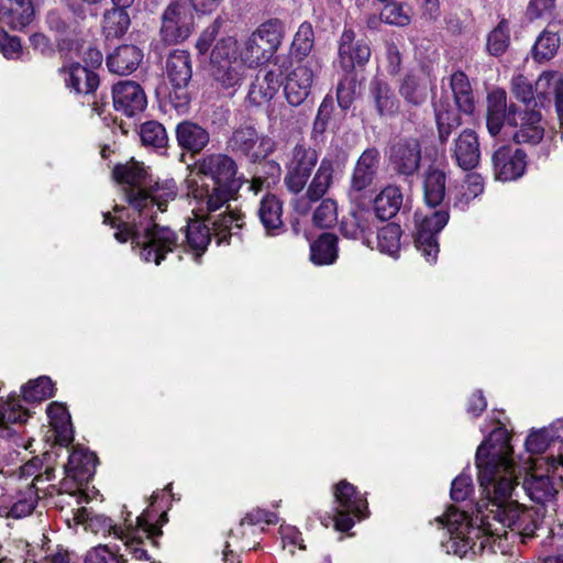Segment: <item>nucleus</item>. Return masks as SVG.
I'll return each mask as SVG.
<instances>
[{"instance_id":"49530a36","label":"nucleus","mask_w":563,"mask_h":563,"mask_svg":"<svg viewBox=\"0 0 563 563\" xmlns=\"http://www.w3.org/2000/svg\"><path fill=\"white\" fill-rule=\"evenodd\" d=\"M142 144L154 150H166L168 136L164 125L157 121L144 122L140 128Z\"/></svg>"},{"instance_id":"603ef678","label":"nucleus","mask_w":563,"mask_h":563,"mask_svg":"<svg viewBox=\"0 0 563 563\" xmlns=\"http://www.w3.org/2000/svg\"><path fill=\"white\" fill-rule=\"evenodd\" d=\"M560 45L559 36L555 32L545 30L536 41L532 56L537 62L551 59L558 52Z\"/></svg>"},{"instance_id":"6ab92c4d","label":"nucleus","mask_w":563,"mask_h":563,"mask_svg":"<svg viewBox=\"0 0 563 563\" xmlns=\"http://www.w3.org/2000/svg\"><path fill=\"white\" fill-rule=\"evenodd\" d=\"M379 165V152L368 148L363 152L356 162L351 177L350 195L360 198L371 188Z\"/></svg>"},{"instance_id":"a211bd4d","label":"nucleus","mask_w":563,"mask_h":563,"mask_svg":"<svg viewBox=\"0 0 563 563\" xmlns=\"http://www.w3.org/2000/svg\"><path fill=\"white\" fill-rule=\"evenodd\" d=\"M113 106L128 117L142 112L147 104V99L142 87L131 80L120 81L112 88Z\"/></svg>"},{"instance_id":"c9c22d12","label":"nucleus","mask_w":563,"mask_h":563,"mask_svg":"<svg viewBox=\"0 0 563 563\" xmlns=\"http://www.w3.org/2000/svg\"><path fill=\"white\" fill-rule=\"evenodd\" d=\"M258 217L268 234H278L283 228L282 201L274 195H266L261 200Z\"/></svg>"},{"instance_id":"1a4fd4ad","label":"nucleus","mask_w":563,"mask_h":563,"mask_svg":"<svg viewBox=\"0 0 563 563\" xmlns=\"http://www.w3.org/2000/svg\"><path fill=\"white\" fill-rule=\"evenodd\" d=\"M449 218V211L443 208L439 210L430 208L426 213L416 212L415 214L416 246L428 262L437 260L439 253L437 235L446 225Z\"/></svg>"},{"instance_id":"c85d7f7f","label":"nucleus","mask_w":563,"mask_h":563,"mask_svg":"<svg viewBox=\"0 0 563 563\" xmlns=\"http://www.w3.org/2000/svg\"><path fill=\"white\" fill-rule=\"evenodd\" d=\"M561 484L549 475L528 474L522 487L532 501L544 505L555 498Z\"/></svg>"},{"instance_id":"393cba45","label":"nucleus","mask_w":563,"mask_h":563,"mask_svg":"<svg viewBox=\"0 0 563 563\" xmlns=\"http://www.w3.org/2000/svg\"><path fill=\"white\" fill-rule=\"evenodd\" d=\"M67 88L76 93L89 95L99 86L98 75L79 63H70L58 69Z\"/></svg>"},{"instance_id":"a19ab883","label":"nucleus","mask_w":563,"mask_h":563,"mask_svg":"<svg viewBox=\"0 0 563 563\" xmlns=\"http://www.w3.org/2000/svg\"><path fill=\"white\" fill-rule=\"evenodd\" d=\"M334 174V165L331 159L323 158L307 188V198L310 201H318L329 190Z\"/></svg>"},{"instance_id":"7ed1b4c3","label":"nucleus","mask_w":563,"mask_h":563,"mask_svg":"<svg viewBox=\"0 0 563 563\" xmlns=\"http://www.w3.org/2000/svg\"><path fill=\"white\" fill-rule=\"evenodd\" d=\"M161 209L154 208L151 214H137L131 221L103 213V223L115 229L114 238L120 243L130 242L140 258L159 265L169 253L179 247V235L169 227L159 225L154 220Z\"/></svg>"},{"instance_id":"20e7f679","label":"nucleus","mask_w":563,"mask_h":563,"mask_svg":"<svg viewBox=\"0 0 563 563\" xmlns=\"http://www.w3.org/2000/svg\"><path fill=\"white\" fill-rule=\"evenodd\" d=\"M113 178L123 187L125 201L137 214H151L154 208L167 210L178 194L174 179L152 183L151 175L143 163L130 161L113 168Z\"/></svg>"},{"instance_id":"cd10ccee","label":"nucleus","mask_w":563,"mask_h":563,"mask_svg":"<svg viewBox=\"0 0 563 563\" xmlns=\"http://www.w3.org/2000/svg\"><path fill=\"white\" fill-rule=\"evenodd\" d=\"M509 106L504 89H495L487 96L486 125L490 135L496 136L504 124L508 125Z\"/></svg>"},{"instance_id":"0eeeda50","label":"nucleus","mask_w":563,"mask_h":563,"mask_svg":"<svg viewBox=\"0 0 563 563\" xmlns=\"http://www.w3.org/2000/svg\"><path fill=\"white\" fill-rule=\"evenodd\" d=\"M333 495L336 504L335 512L332 517L321 519L323 526L328 527L333 522L338 531L345 532L354 526V518L362 519L367 516L366 499L347 481H340L334 486Z\"/></svg>"},{"instance_id":"a878e982","label":"nucleus","mask_w":563,"mask_h":563,"mask_svg":"<svg viewBox=\"0 0 563 563\" xmlns=\"http://www.w3.org/2000/svg\"><path fill=\"white\" fill-rule=\"evenodd\" d=\"M555 73L544 71L542 73L533 88L532 82L522 74H518L512 77L510 89L512 95L527 107L534 101V93H538L539 98L544 99L548 95V88L551 86Z\"/></svg>"},{"instance_id":"4468645a","label":"nucleus","mask_w":563,"mask_h":563,"mask_svg":"<svg viewBox=\"0 0 563 563\" xmlns=\"http://www.w3.org/2000/svg\"><path fill=\"white\" fill-rule=\"evenodd\" d=\"M320 68L321 65L319 59L311 56L305 62L298 63V65L288 74L284 91L289 104L296 107L307 99L310 95L313 79Z\"/></svg>"},{"instance_id":"13d9d810","label":"nucleus","mask_w":563,"mask_h":563,"mask_svg":"<svg viewBox=\"0 0 563 563\" xmlns=\"http://www.w3.org/2000/svg\"><path fill=\"white\" fill-rule=\"evenodd\" d=\"M0 52L7 59H20L23 54L21 38L0 29Z\"/></svg>"},{"instance_id":"f257e3e1","label":"nucleus","mask_w":563,"mask_h":563,"mask_svg":"<svg viewBox=\"0 0 563 563\" xmlns=\"http://www.w3.org/2000/svg\"><path fill=\"white\" fill-rule=\"evenodd\" d=\"M478 482L486 501L478 505L475 522H468L463 512L451 510L437 520L448 529L445 547L461 558L470 551L484 550L490 537L506 536V528L531 537L537 526L530 527L531 514L512 499L521 468L512 459V448L503 430L492 432L476 452Z\"/></svg>"},{"instance_id":"ddd939ff","label":"nucleus","mask_w":563,"mask_h":563,"mask_svg":"<svg viewBox=\"0 0 563 563\" xmlns=\"http://www.w3.org/2000/svg\"><path fill=\"white\" fill-rule=\"evenodd\" d=\"M194 13L186 2H172L163 12L161 37L166 44H177L186 38L194 29Z\"/></svg>"},{"instance_id":"338daca9","label":"nucleus","mask_w":563,"mask_h":563,"mask_svg":"<svg viewBox=\"0 0 563 563\" xmlns=\"http://www.w3.org/2000/svg\"><path fill=\"white\" fill-rule=\"evenodd\" d=\"M273 518H274V514L273 512H269V511L264 510V509L256 508V509H253L250 512H247L242 518L241 525L247 523V525H251V526H255V525L261 523V522L272 523L273 522Z\"/></svg>"},{"instance_id":"0e129e2a","label":"nucleus","mask_w":563,"mask_h":563,"mask_svg":"<svg viewBox=\"0 0 563 563\" xmlns=\"http://www.w3.org/2000/svg\"><path fill=\"white\" fill-rule=\"evenodd\" d=\"M472 490V479L467 475H460L451 486V498L455 501L465 500Z\"/></svg>"},{"instance_id":"2f4dec72","label":"nucleus","mask_w":563,"mask_h":563,"mask_svg":"<svg viewBox=\"0 0 563 563\" xmlns=\"http://www.w3.org/2000/svg\"><path fill=\"white\" fill-rule=\"evenodd\" d=\"M166 74L173 87H187L192 76L189 53L181 49L170 53L166 60Z\"/></svg>"},{"instance_id":"f8f14e48","label":"nucleus","mask_w":563,"mask_h":563,"mask_svg":"<svg viewBox=\"0 0 563 563\" xmlns=\"http://www.w3.org/2000/svg\"><path fill=\"white\" fill-rule=\"evenodd\" d=\"M508 126L514 128L511 136L517 144H539L545 132L542 114L536 109L520 110L516 104L509 106Z\"/></svg>"},{"instance_id":"4be33fe9","label":"nucleus","mask_w":563,"mask_h":563,"mask_svg":"<svg viewBox=\"0 0 563 563\" xmlns=\"http://www.w3.org/2000/svg\"><path fill=\"white\" fill-rule=\"evenodd\" d=\"M375 229V214L368 209H357L351 212L341 223V232L345 238L362 240L371 247H373L372 236Z\"/></svg>"},{"instance_id":"7c9ffc66","label":"nucleus","mask_w":563,"mask_h":563,"mask_svg":"<svg viewBox=\"0 0 563 563\" xmlns=\"http://www.w3.org/2000/svg\"><path fill=\"white\" fill-rule=\"evenodd\" d=\"M438 137L441 144L448 142L449 137L461 124V118L459 112L453 108L448 97L440 98L433 104Z\"/></svg>"},{"instance_id":"680f3d73","label":"nucleus","mask_w":563,"mask_h":563,"mask_svg":"<svg viewBox=\"0 0 563 563\" xmlns=\"http://www.w3.org/2000/svg\"><path fill=\"white\" fill-rule=\"evenodd\" d=\"M380 19L385 23L405 26L410 22V16L407 11L398 3H387L380 12Z\"/></svg>"},{"instance_id":"37998d69","label":"nucleus","mask_w":563,"mask_h":563,"mask_svg":"<svg viewBox=\"0 0 563 563\" xmlns=\"http://www.w3.org/2000/svg\"><path fill=\"white\" fill-rule=\"evenodd\" d=\"M131 24L126 10L112 8L107 10L102 20V33L107 40L122 37Z\"/></svg>"},{"instance_id":"bb28decb","label":"nucleus","mask_w":563,"mask_h":563,"mask_svg":"<svg viewBox=\"0 0 563 563\" xmlns=\"http://www.w3.org/2000/svg\"><path fill=\"white\" fill-rule=\"evenodd\" d=\"M368 99L379 117H394L400 107L390 85L378 77L373 78L369 82Z\"/></svg>"},{"instance_id":"de8ad7c7","label":"nucleus","mask_w":563,"mask_h":563,"mask_svg":"<svg viewBox=\"0 0 563 563\" xmlns=\"http://www.w3.org/2000/svg\"><path fill=\"white\" fill-rule=\"evenodd\" d=\"M314 43V33L312 25L308 22H303L299 25L292 44L291 54L298 58V63L305 62L310 54Z\"/></svg>"},{"instance_id":"423d86ee","label":"nucleus","mask_w":563,"mask_h":563,"mask_svg":"<svg viewBox=\"0 0 563 563\" xmlns=\"http://www.w3.org/2000/svg\"><path fill=\"white\" fill-rule=\"evenodd\" d=\"M284 29L279 20L262 23L242 45V60L247 68H256L268 62L277 52L283 41Z\"/></svg>"},{"instance_id":"8fccbe9b","label":"nucleus","mask_w":563,"mask_h":563,"mask_svg":"<svg viewBox=\"0 0 563 563\" xmlns=\"http://www.w3.org/2000/svg\"><path fill=\"white\" fill-rule=\"evenodd\" d=\"M22 394L26 402H41L54 395V384L49 377L41 376L24 385Z\"/></svg>"},{"instance_id":"3c124183","label":"nucleus","mask_w":563,"mask_h":563,"mask_svg":"<svg viewBox=\"0 0 563 563\" xmlns=\"http://www.w3.org/2000/svg\"><path fill=\"white\" fill-rule=\"evenodd\" d=\"M29 411L22 406L21 399L10 397L3 401L0 399V427H8L10 423H23L27 420Z\"/></svg>"},{"instance_id":"e2e57ef3","label":"nucleus","mask_w":563,"mask_h":563,"mask_svg":"<svg viewBox=\"0 0 563 563\" xmlns=\"http://www.w3.org/2000/svg\"><path fill=\"white\" fill-rule=\"evenodd\" d=\"M68 9L77 16L85 18L87 13L98 15L99 9L107 0H65Z\"/></svg>"},{"instance_id":"c756f323","label":"nucleus","mask_w":563,"mask_h":563,"mask_svg":"<svg viewBox=\"0 0 563 563\" xmlns=\"http://www.w3.org/2000/svg\"><path fill=\"white\" fill-rule=\"evenodd\" d=\"M143 59L142 51L134 45L119 46L107 58L109 70L118 75H129L134 71Z\"/></svg>"},{"instance_id":"473e14b6","label":"nucleus","mask_w":563,"mask_h":563,"mask_svg":"<svg viewBox=\"0 0 563 563\" xmlns=\"http://www.w3.org/2000/svg\"><path fill=\"white\" fill-rule=\"evenodd\" d=\"M280 86V74L274 70H267L262 77L257 76L252 84L249 91V99L256 106L267 103L278 92Z\"/></svg>"},{"instance_id":"c03bdc74","label":"nucleus","mask_w":563,"mask_h":563,"mask_svg":"<svg viewBox=\"0 0 563 563\" xmlns=\"http://www.w3.org/2000/svg\"><path fill=\"white\" fill-rule=\"evenodd\" d=\"M43 475H36L31 484L26 485V490L18 496L8 511V517L21 519L32 514L37 503V489L35 482L42 481Z\"/></svg>"},{"instance_id":"9b49d317","label":"nucleus","mask_w":563,"mask_h":563,"mask_svg":"<svg viewBox=\"0 0 563 563\" xmlns=\"http://www.w3.org/2000/svg\"><path fill=\"white\" fill-rule=\"evenodd\" d=\"M318 159L317 151L303 143H297L290 150L285 164L286 175L284 178L290 192L299 194L305 189Z\"/></svg>"},{"instance_id":"6e6552de","label":"nucleus","mask_w":563,"mask_h":563,"mask_svg":"<svg viewBox=\"0 0 563 563\" xmlns=\"http://www.w3.org/2000/svg\"><path fill=\"white\" fill-rule=\"evenodd\" d=\"M228 150L236 155L257 163L268 157L276 148V142L268 135H260L253 126H240L227 142Z\"/></svg>"},{"instance_id":"f704fd0d","label":"nucleus","mask_w":563,"mask_h":563,"mask_svg":"<svg viewBox=\"0 0 563 563\" xmlns=\"http://www.w3.org/2000/svg\"><path fill=\"white\" fill-rule=\"evenodd\" d=\"M446 175L438 167L430 166L423 178V197L430 208L439 207L445 197Z\"/></svg>"},{"instance_id":"5701e85b","label":"nucleus","mask_w":563,"mask_h":563,"mask_svg":"<svg viewBox=\"0 0 563 563\" xmlns=\"http://www.w3.org/2000/svg\"><path fill=\"white\" fill-rule=\"evenodd\" d=\"M175 133L178 146L191 156L200 154L210 142L209 131L190 120L178 123Z\"/></svg>"},{"instance_id":"aec40b11","label":"nucleus","mask_w":563,"mask_h":563,"mask_svg":"<svg viewBox=\"0 0 563 563\" xmlns=\"http://www.w3.org/2000/svg\"><path fill=\"white\" fill-rule=\"evenodd\" d=\"M35 15L32 0H0V23L12 31H24Z\"/></svg>"},{"instance_id":"4c0bfd02","label":"nucleus","mask_w":563,"mask_h":563,"mask_svg":"<svg viewBox=\"0 0 563 563\" xmlns=\"http://www.w3.org/2000/svg\"><path fill=\"white\" fill-rule=\"evenodd\" d=\"M450 87L459 110L472 114L475 110L474 92L465 73L457 70L451 75Z\"/></svg>"},{"instance_id":"dca6fc26","label":"nucleus","mask_w":563,"mask_h":563,"mask_svg":"<svg viewBox=\"0 0 563 563\" xmlns=\"http://www.w3.org/2000/svg\"><path fill=\"white\" fill-rule=\"evenodd\" d=\"M492 161L496 178L503 181L520 178L527 167L526 152L507 145L499 147Z\"/></svg>"},{"instance_id":"39448f33","label":"nucleus","mask_w":563,"mask_h":563,"mask_svg":"<svg viewBox=\"0 0 563 563\" xmlns=\"http://www.w3.org/2000/svg\"><path fill=\"white\" fill-rule=\"evenodd\" d=\"M222 19L217 18L207 26L196 42L200 55L210 52V71L212 77L225 88L241 84L247 69L242 60V48L234 36L227 35L217 38L222 26Z\"/></svg>"},{"instance_id":"58836bf2","label":"nucleus","mask_w":563,"mask_h":563,"mask_svg":"<svg viewBox=\"0 0 563 563\" xmlns=\"http://www.w3.org/2000/svg\"><path fill=\"white\" fill-rule=\"evenodd\" d=\"M44 23L48 31L55 34L60 49L65 47V38L76 33V24L69 19L67 12L59 8L49 9L45 14Z\"/></svg>"},{"instance_id":"412c9836","label":"nucleus","mask_w":563,"mask_h":563,"mask_svg":"<svg viewBox=\"0 0 563 563\" xmlns=\"http://www.w3.org/2000/svg\"><path fill=\"white\" fill-rule=\"evenodd\" d=\"M451 157L463 170H472L481 161L479 141L475 131L463 130L454 140L451 148Z\"/></svg>"},{"instance_id":"6e6d98bb","label":"nucleus","mask_w":563,"mask_h":563,"mask_svg":"<svg viewBox=\"0 0 563 563\" xmlns=\"http://www.w3.org/2000/svg\"><path fill=\"white\" fill-rule=\"evenodd\" d=\"M357 78L353 73H346L338 85L336 98L339 106L346 110L353 103L356 95Z\"/></svg>"},{"instance_id":"72a5a7b5","label":"nucleus","mask_w":563,"mask_h":563,"mask_svg":"<svg viewBox=\"0 0 563 563\" xmlns=\"http://www.w3.org/2000/svg\"><path fill=\"white\" fill-rule=\"evenodd\" d=\"M404 202V195L399 186H386L375 198V217L386 221L395 217Z\"/></svg>"},{"instance_id":"052dcab7","label":"nucleus","mask_w":563,"mask_h":563,"mask_svg":"<svg viewBox=\"0 0 563 563\" xmlns=\"http://www.w3.org/2000/svg\"><path fill=\"white\" fill-rule=\"evenodd\" d=\"M554 440L551 429H542L532 432L526 440V449L531 454H541L549 448L550 442Z\"/></svg>"},{"instance_id":"2eb2a0df","label":"nucleus","mask_w":563,"mask_h":563,"mask_svg":"<svg viewBox=\"0 0 563 563\" xmlns=\"http://www.w3.org/2000/svg\"><path fill=\"white\" fill-rule=\"evenodd\" d=\"M388 162L391 170L405 178L413 176L420 168L421 143L418 139H401L389 150Z\"/></svg>"},{"instance_id":"69168bd1","label":"nucleus","mask_w":563,"mask_h":563,"mask_svg":"<svg viewBox=\"0 0 563 563\" xmlns=\"http://www.w3.org/2000/svg\"><path fill=\"white\" fill-rule=\"evenodd\" d=\"M32 48L43 56H52L55 52L51 38L44 33L36 32L30 36Z\"/></svg>"},{"instance_id":"f03ea898","label":"nucleus","mask_w":563,"mask_h":563,"mask_svg":"<svg viewBox=\"0 0 563 563\" xmlns=\"http://www.w3.org/2000/svg\"><path fill=\"white\" fill-rule=\"evenodd\" d=\"M197 174L186 179L187 196L201 211L213 212L236 198L241 187L238 164L229 155L212 153L195 163Z\"/></svg>"},{"instance_id":"a18cd8bd","label":"nucleus","mask_w":563,"mask_h":563,"mask_svg":"<svg viewBox=\"0 0 563 563\" xmlns=\"http://www.w3.org/2000/svg\"><path fill=\"white\" fill-rule=\"evenodd\" d=\"M483 191V177L477 173L467 174L463 184L457 188L454 195V207L464 209L472 200L482 195Z\"/></svg>"},{"instance_id":"4d7b16f0","label":"nucleus","mask_w":563,"mask_h":563,"mask_svg":"<svg viewBox=\"0 0 563 563\" xmlns=\"http://www.w3.org/2000/svg\"><path fill=\"white\" fill-rule=\"evenodd\" d=\"M338 219L336 203L332 199H323L313 213V222L320 228L332 227Z\"/></svg>"},{"instance_id":"e433bc0d","label":"nucleus","mask_w":563,"mask_h":563,"mask_svg":"<svg viewBox=\"0 0 563 563\" xmlns=\"http://www.w3.org/2000/svg\"><path fill=\"white\" fill-rule=\"evenodd\" d=\"M245 216L240 210H228L225 213L218 216L212 221L213 235L217 238L218 243L229 242L233 235H238L240 230L245 225Z\"/></svg>"},{"instance_id":"b1692460","label":"nucleus","mask_w":563,"mask_h":563,"mask_svg":"<svg viewBox=\"0 0 563 563\" xmlns=\"http://www.w3.org/2000/svg\"><path fill=\"white\" fill-rule=\"evenodd\" d=\"M430 84L431 77L429 71L424 68H418L408 71L404 76L398 91L407 103L420 106L427 100Z\"/></svg>"},{"instance_id":"79ce46f5","label":"nucleus","mask_w":563,"mask_h":563,"mask_svg":"<svg viewBox=\"0 0 563 563\" xmlns=\"http://www.w3.org/2000/svg\"><path fill=\"white\" fill-rule=\"evenodd\" d=\"M338 257V238L332 233L321 234L310 245V260L317 265H329Z\"/></svg>"},{"instance_id":"bf43d9fd","label":"nucleus","mask_w":563,"mask_h":563,"mask_svg":"<svg viewBox=\"0 0 563 563\" xmlns=\"http://www.w3.org/2000/svg\"><path fill=\"white\" fill-rule=\"evenodd\" d=\"M85 563H125V560L108 545H98L87 552Z\"/></svg>"},{"instance_id":"774afa93","label":"nucleus","mask_w":563,"mask_h":563,"mask_svg":"<svg viewBox=\"0 0 563 563\" xmlns=\"http://www.w3.org/2000/svg\"><path fill=\"white\" fill-rule=\"evenodd\" d=\"M487 407L486 398L481 390L473 393L468 399L467 412L473 417L481 416Z\"/></svg>"},{"instance_id":"ea45409f","label":"nucleus","mask_w":563,"mask_h":563,"mask_svg":"<svg viewBox=\"0 0 563 563\" xmlns=\"http://www.w3.org/2000/svg\"><path fill=\"white\" fill-rule=\"evenodd\" d=\"M211 229L199 220L190 221L187 225V250L192 252L195 261H199L211 241Z\"/></svg>"},{"instance_id":"5fc2aeb1","label":"nucleus","mask_w":563,"mask_h":563,"mask_svg":"<svg viewBox=\"0 0 563 563\" xmlns=\"http://www.w3.org/2000/svg\"><path fill=\"white\" fill-rule=\"evenodd\" d=\"M509 29L506 20H501L498 25L488 34L487 49L494 56L503 55L509 46Z\"/></svg>"},{"instance_id":"09e8293b","label":"nucleus","mask_w":563,"mask_h":563,"mask_svg":"<svg viewBox=\"0 0 563 563\" xmlns=\"http://www.w3.org/2000/svg\"><path fill=\"white\" fill-rule=\"evenodd\" d=\"M401 229L396 223H388L380 228L376 233V247L391 256L396 255L400 249Z\"/></svg>"},{"instance_id":"9d476101","label":"nucleus","mask_w":563,"mask_h":563,"mask_svg":"<svg viewBox=\"0 0 563 563\" xmlns=\"http://www.w3.org/2000/svg\"><path fill=\"white\" fill-rule=\"evenodd\" d=\"M103 523L113 534L122 540L130 551V553L139 560H147L148 555L146 550L143 548L144 539L151 540L156 545L157 538L162 536L161 527L152 523L148 519V514L143 512L136 518V525H130L125 529L113 527L111 520L103 518Z\"/></svg>"},{"instance_id":"864d4df0","label":"nucleus","mask_w":563,"mask_h":563,"mask_svg":"<svg viewBox=\"0 0 563 563\" xmlns=\"http://www.w3.org/2000/svg\"><path fill=\"white\" fill-rule=\"evenodd\" d=\"M97 457L84 449L74 450L69 455L67 467L75 476H85L93 472Z\"/></svg>"},{"instance_id":"f3484780","label":"nucleus","mask_w":563,"mask_h":563,"mask_svg":"<svg viewBox=\"0 0 563 563\" xmlns=\"http://www.w3.org/2000/svg\"><path fill=\"white\" fill-rule=\"evenodd\" d=\"M371 57V48L364 41H355L352 29H344L339 45V63L345 73L363 67Z\"/></svg>"}]
</instances>
